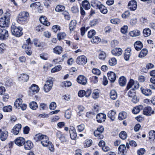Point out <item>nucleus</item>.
I'll list each match as a JSON object with an SVG mask.
<instances>
[{"label":"nucleus","mask_w":155,"mask_h":155,"mask_svg":"<svg viewBox=\"0 0 155 155\" xmlns=\"http://www.w3.org/2000/svg\"><path fill=\"white\" fill-rule=\"evenodd\" d=\"M108 62L110 65L114 66L117 64V60L115 58H113L109 60Z\"/></svg>","instance_id":"obj_51"},{"label":"nucleus","mask_w":155,"mask_h":155,"mask_svg":"<svg viewBox=\"0 0 155 155\" xmlns=\"http://www.w3.org/2000/svg\"><path fill=\"white\" fill-rule=\"evenodd\" d=\"M65 7L62 5H58L56 6L55 8L56 12H61L64 11L65 9Z\"/></svg>","instance_id":"obj_40"},{"label":"nucleus","mask_w":155,"mask_h":155,"mask_svg":"<svg viewBox=\"0 0 155 155\" xmlns=\"http://www.w3.org/2000/svg\"><path fill=\"white\" fill-rule=\"evenodd\" d=\"M131 50L130 48H127L125 50V52L124 53V58L126 60L128 61L129 60L131 54Z\"/></svg>","instance_id":"obj_20"},{"label":"nucleus","mask_w":155,"mask_h":155,"mask_svg":"<svg viewBox=\"0 0 155 155\" xmlns=\"http://www.w3.org/2000/svg\"><path fill=\"white\" fill-rule=\"evenodd\" d=\"M101 41V39L99 37L95 36L93 37L91 41L93 43H98Z\"/></svg>","instance_id":"obj_44"},{"label":"nucleus","mask_w":155,"mask_h":155,"mask_svg":"<svg viewBox=\"0 0 155 155\" xmlns=\"http://www.w3.org/2000/svg\"><path fill=\"white\" fill-rule=\"evenodd\" d=\"M22 28L20 27H17L16 26L15 23H12L11 27V31L12 34L17 37L22 35L23 33L22 32Z\"/></svg>","instance_id":"obj_2"},{"label":"nucleus","mask_w":155,"mask_h":155,"mask_svg":"<svg viewBox=\"0 0 155 155\" xmlns=\"http://www.w3.org/2000/svg\"><path fill=\"white\" fill-rule=\"evenodd\" d=\"M134 46L136 50L139 51L143 48V44L140 41H137L134 44Z\"/></svg>","instance_id":"obj_27"},{"label":"nucleus","mask_w":155,"mask_h":155,"mask_svg":"<svg viewBox=\"0 0 155 155\" xmlns=\"http://www.w3.org/2000/svg\"><path fill=\"white\" fill-rule=\"evenodd\" d=\"M119 137L123 140L125 139L127 137V133L124 131H121L119 135Z\"/></svg>","instance_id":"obj_52"},{"label":"nucleus","mask_w":155,"mask_h":155,"mask_svg":"<svg viewBox=\"0 0 155 155\" xmlns=\"http://www.w3.org/2000/svg\"><path fill=\"white\" fill-rule=\"evenodd\" d=\"M77 82L79 84L85 85L87 83L86 78L83 75H80L77 79Z\"/></svg>","instance_id":"obj_12"},{"label":"nucleus","mask_w":155,"mask_h":155,"mask_svg":"<svg viewBox=\"0 0 155 155\" xmlns=\"http://www.w3.org/2000/svg\"><path fill=\"white\" fill-rule=\"evenodd\" d=\"M126 79L124 76L120 77L119 80V84L122 86H123L126 84Z\"/></svg>","instance_id":"obj_33"},{"label":"nucleus","mask_w":155,"mask_h":155,"mask_svg":"<svg viewBox=\"0 0 155 155\" xmlns=\"http://www.w3.org/2000/svg\"><path fill=\"white\" fill-rule=\"evenodd\" d=\"M143 108V106L142 105L136 106L134 107L132 110V112L134 114H138L141 110H142Z\"/></svg>","instance_id":"obj_28"},{"label":"nucleus","mask_w":155,"mask_h":155,"mask_svg":"<svg viewBox=\"0 0 155 155\" xmlns=\"http://www.w3.org/2000/svg\"><path fill=\"white\" fill-rule=\"evenodd\" d=\"M21 127V124H18L14 127L11 132L14 135H17L18 134Z\"/></svg>","instance_id":"obj_16"},{"label":"nucleus","mask_w":155,"mask_h":155,"mask_svg":"<svg viewBox=\"0 0 155 155\" xmlns=\"http://www.w3.org/2000/svg\"><path fill=\"white\" fill-rule=\"evenodd\" d=\"M70 136L72 140H74L76 138L77 135L76 131H71L70 132Z\"/></svg>","instance_id":"obj_61"},{"label":"nucleus","mask_w":155,"mask_h":155,"mask_svg":"<svg viewBox=\"0 0 155 155\" xmlns=\"http://www.w3.org/2000/svg\"><path fill=\"white\" fill-rule=\"evenodd\" d=\"M97 121L99 123L104 122L106 119V115L103 113H100L98 114L96 117Z\"/></svg>","instance_id":"obj_15"},{"label":"nucleus","mask_w":155,"mask_h":155,"mask_svg":"<svg viewBox=\"0 0 155 155\" xmlns=\"http://www.w3.org/2000/svg\"><path fill=\"white\" fill-rule=\"evenodd\" d=\"M112 54L116 56H120L122 53V49L120 48H115L111 51Z\"/></svg>","instance_id":"obj_19"},{"label":"nucleus","mask_w":155,"mask_h":155,"mask_svg":"<svg viewBox=\"0 0 155 155\" xmlns=\"http://www.w3.org/2000/svg\"><path fill=\"white\" fill-rule=\"evenodd\" d=\"M66 34L64 32H61L57 34V38L59 40L64 39L66 37Z\"/></svg>","instance_id":"obj_49"},{"label":"nucleus","mask_w":155,"mask_h":155,"mask_svg":"<svg viewBox=\"0 0 155 155\" xmlns=\"http://www.w3.org/2000/svg\"><path fill=\"white\" fill-rule=\"evenodd\" d=\"M61 65H58L54 67L51 70L52 73H54L57 71L61 70Z\"/></svg>","instance_id":"obj_50"},{"label":"nucleus","mask_w":155,"mask_h":155,"mask_svg":"<svg viewBox=\"0 0 155 155\" xmlns=\"http://www.w3.org/2000/svg\"><path fill=\"white\" fill-rule=\"evenodd\" d=\"M119 151L122 153H124L126 152V146L124 144L120 145L118 147Z\"/></svg>","instance_id":"obj_42"},{"label":"nucleus","mask_w":155,"mask_h":155,"mask_svg":"<svg viewBox=\"0 0 155 155\" xmlns=\"http://www.w3.org/2000/svg\"><path fill=\"white\" fill-rule=\"evenodd\" d=\"M142 93L146 96H149L151 95L152 91L151 90L149 89H145L143 87L140 88Z\"/></svg>","instance_id":"obj_23"},{"label":"nucleus","mask_w":155,"mask_h":155,"mask_svg":"<svg viewBox=\"0 0 155 155\" xmlns=\"http://www.w3.org/2000/svg\"><path fill=\"white\" fill-rule=\"evenodd\" d=\"M154 111L150 107H146L143 110V114L147 116H149L153 114Z\"/></svg>","instance_id":"obj_11"},{"label":"nucleus","mask_w":155,"mask_h":155,"mask_svg":"<svg viewBox=\"0 0 155 155\" xmlns=\"http://www.w3.org/2000/svg\"><path fill=\"white\" fill-rule=\"evenodd\" d=\"M101 134L100 133V132L97 130L94 132V136L95 137H97V138L100 139H102L104 137L103 135Z\"/></svg>","instance_id":"obj_48"},{"label":"nucleus","mask_w":155,"mask_h":155,"mask_svg":"<svg viewBox=\"0 0 155 155\" xmlns=\"http://www.w3.org/2000/svg\"><path fill=\"white\" fill-rule=\"evenodd\" d=\"M149 138L150 139L154 140L155 138V131L151 130L149 132Z\"/></svg>","instance_id":"obj_55"},{"label":"nucleus","mask_w":155,"mask_h":155,"mask_svg":"<svg viewBox=\"0 0 155 155\" xmlns=\"http://www.w3.org/2000/svg\"><path fill=\"white\" fill-rule=\"evenodd\" d=\"M143 34L144 37H148L151 34V30L149 28H145L143 30Z\"/></svg>","instance_id":"obj_39"},{"label":"nucleus","mask_w":155,"mask_h":155,"mask_svg":"<svg viewBox=\"0 0 155 155\" xmlns=\"http://www.w3.org/2000/svg\"><path fill=\"white\" fill-rule=\"evenodd\" d=\"M117 94L114 90H112L110 93V97L113 100H116L117 98Z\"/></svg>","instance_id":"obj_34"},{"label":"nucleus","mask_w":155,"mask_h":155,"mask_svg":"<svg viewBox=\"0 0 155 155\" xmlns=\"http://www.w3.org/2000/svg\"><path fill=\"white\" fill-rule=\"evenodd\" d=\"M82 6L83 8H84L86 10H88L90 8V5L89 2L87 0H84L82 2Z\"/></svg>","instance_id":"obj_31"},{"label":"nucleus","mask_w":155,"mask_h":155,"mask_svg":"<svg viewBox=\"0 0 155 155\" xmlns=\"http://www.w3.org/2000/svg\"><path fill=\"white\" fill-rule=\"evenodd\" d=\"M8 31L5 28L0 29V40H6L8 37Z\"/></svg>","instance_id":"obj_6"},{"label":"nucleus","mask_w":155,"mask_h":155,"mask_svg":"<svg viewBox=\"0 0 155 155\" xmlns=\"http://www.w3.org/2000/svg\"><path fill=\"white\" fill-rule=\"evenodd\" d=\"M116 112L113 110H111L109 111L107 116L112 120H114L115 118Z\"/></svg>","instance_id":"obj_30"},{"label":"nucleus","mask_w":155,"mask_h":155,"mask_svg":"<svg viewBox=\"0 0 155 155\" xmlns=\"http://www.w3.org/2000/svg\"><path fill=\"white\" fill-rule=\"evenodd\" d=\"M76 25V21L75 20H72L70 23L69 28L70 31H73L75 28Z\"/></svg>","instance_id":"obj_41"},{"label":"nucleus","mask_w":155,"mask_h":155,"mask_svg":"<svg viewBox=\"0 0 155 155\" xmlns=\"http://www.w3.org/2000/svg\"><path fill=\"white\" fill-rule=\"evenodd\" d=\"M147 52L148 51L147 49L145 48L143 49L140 52L138 57L139 58H143L147 55Z\"/></svg>","instance_id":"obj_36"},{"label":"nucleus","mask_w":155,"mask_h":155,"mask_svg":"<svg viewBox=\"0 0 155 155\" xmlns=\"http://www.w3.org/2000/svg\"><path fill=\"white\" fill-rule=\"evenodd\" d=\"M102 5L100 2L97 0H94L91 2V6L96 9H99Z\"/></svg>","instance_id":"obj_21"},{"label":"nucleus","mask_w":155,"mask_h":155,"mask_svg":"<svg viewBox=\"0 0 155 155\" xmlns=\"http://www.w3.org/2000/svg\"><path fill=\"white\" fill-rule=\"evenodd\" d=\"M29 76L25 74H21L18 77V80L20 81H22L26 82L28 81L29 79Z\"/></svg>","instance_id":"obj_25"},{"label":"nucleus","mask_w":155,"mask_h":155,"mask_svg":"<svg viewBox=\"0 0 155 155\" xmlns=\"http://www.w3.org/2000/svg\"><path fill=\"white\" fill-rule=\"evenodd\" d=\"M53 51L54 53L57 54H59L63 51V49L61 47L58 46L53 48Z\"/></svg>","instance_id":"obj_29"},{"label":"nucleus","mask_w":155,"mask_h":155,"mask_svg":"<svg viewBox=\"0 0 155 155\" xmlns=\"http://www.w3.org/2000/svg\"><path fill=\"white\" fill-rule=\"evenodd\" d=\"M87 59L86 57L84 55L78 57L76 59V63L81 65H84L87 63Z\"/></svg>","instance_id":"obj_7"},{"label":"nucleus","mask_w":155,"mask_h":155,"mask_svg":"<svg viewBox=\"0 0 155 155\" xmlns=\"http://www.w3.org/2000/svg\"><path fill=\"white\" fill-rule=\"evenodd\" d=\"M6 45L4 43H2L0 44V53H4L6 49Z\"/></svg>","instance_id":"obj_60"},{"label":"nucleus","mask_w":155,"mask_h":155,"mask_svg":"<svg viewBox=\"0 0 155 155\" xmlns=\"http://www.w3.org/2000/svg\"><path fill=\"white\" fill-rule=\"evenodd\" d=\"M39 90V87L36 84H32L29 87L28 94L30 96H32L38 92Z\"/></svg>","instance_id":"obj_5"},{"label":"nucleus","mask_w":155,"mask_h":155,"mask_svg":"<svg viewBox=\"0 0 155 155\" xmlns=\"http://www.w3.org/2000/svg\"><path fill=\"white\" fill-rule=\"evenodd\" d=\"M30 108L33 110H35L38 108V104L35 101L31 102L29 104Z\"/></svg>","instance_id":"obj_43"},{"label":"nucleus","mask_w":155,"mask_h":155,"mask_svg":"<svg viewBox=\"0 0 155 155\" xmlns=\"http://www.w3.org/2000/svg\"><path fill=\"white\" fill-rule=\"evenodd\" d=\"M50 142L48 137L46 135H44L41 142L43 146L46 147L48 145V143Z\"/></svg>","instance_id":"obj_22"},{"label":"nucleus","mask_w":155,"mask_h":155,"mask_svg":"<svg viewBox=\"0 0 155 155\" xmlns=\"http://www.w3.org/2000/svg\"><path fill=\"white\" fill-rule=\"evenodd\" d=\"M63 86L65 87H69L71 86V83L69 81H64L62 83Z\"/></svg>","instance_id":"obj_62"},{"label":"nucleus","mask_w":155,"mask_h":155,"mask_svg":"<svg viewBox=\"0 0 155 155\" xmlns=\"http://www.w3.org/2000/svg\"><path fill=\"white\" fill-rule=\"evenodd\" d=\"M99 9H100V10L101 12L104 14H106L107 12V10L106 7L103 5H101Z\"/></svg>","instance_id":"obj_53"},{"label":"nucleus","mask_w":155,"mask_h":155,"mask_svg":"<svg viewBox=\"0 0 155 155\" xmlns=\"http://www.w3.org/2000/svg\"><path fill=\"white\" fill-rule=\"evenodd\" d=\"M12 107L10 106H7L4 107L3 110L5 112H9L12 111Z\"/></svg>","instance_id":"obj_59"},{"label":"nucleus","mask_w":155,"mask_h":155,"mask_svg":"<svg viewBox=\"0 0 155 155\" xmlns=\"http://www.w3.org/2000/svg\"><path fill=\"white\" fill-rule=\"evenodd\" d=\"M140 31L138 30L133 31L129 33L130 35L132 37L138 36L140 35Z\"/></svg>","instance_id":"obj_38"},{"label":"nucleus","mask_w":155,"mask_h":155,"mask_svg":"<svg viewBox=\"0 0 155 155\" xmlns=\"http://www.w3.org/2000/svg\"><path fill=\"white\" fill-rule=\"evenodd\" d=\"M71 11L74 13H76L79 12V8L77 5L73 6L71 8Z\"/></svg>","instance_id":"obj_63"},{"label":"nucleus","mask_w":155,"mask_h":155,"mask_svg":"<svg viewBox=\"0 0 155 155\" xmlns=\"http://www.w3.org/2000/svg\"><path fill=\"white\" fill-rule=\"evenodd\" d=\"M85 125L84 124H82L77 126L78 131V132H81L83 131L85 129Z\"/></svg>","instance_id":"obj_54"},{"label":"nucleus","mask_w":155,"mask_h":155,"mask_svg":"<svg viewBox=\"0 0 155 155\" xmlns=\"http://www.w3.org/2000/svg\"><path fill=\"white\" fill-rule=\"evenodd\" d=\"M127 117V113L125 111H122L119 114L118 118L120 120H122L126 118Z\"/></svg>","instance_id":"obj_32"},{"label":"nucleus","mask_w":155,"mask_h":155,"mask_svg":"<svg viewBox=\"0 0 155 155\" xmlns=\"http://www.w3.org/2000/svg\"><path fill=\"white\" fill-rule=\"evenodd\" d=\"M25 141V138L21 137H17L15 140V143L18 146H21L24 145Z\"/></svg>","instance_id":"obj_13"},{"label":"nucleus","mask_w":155,"mask_h":155,"mask_svg":"<svg viewBox=\"0 0 155 155\" xmlns=\"http://www.w3.org/2000/svg\"><path fill=\"white\" fill-rule=\"evenodd\" d=\"M9 23V21L5 17L1 18H0V29L8 27Z\"/></svg>","instance_id":"obj_9"},{"label":"nucleus","mask_w":155,"mask_h":155,"mask_svg":"<svg viewBox=\"0 0 155 155\" xmlns=\"http://www.w3.org/2000/svg\"><path fill=\"white\" fill-rule=\"evenodd\" d=\"M22 103V100L21 98L16 99L14 103V106L16 108H18Z\"/></svg>","instance_id":"obj_35"},{"label":"nucleus","mask_w":155,"mask_h":155,"mask_svg":"<svg viewBox=\"0 0 155 155\" xmlns=\"http://www.w3.org/2000/svg\"><path fill=\"white\" fill-rule=\"evenodd\" d=\"M46 19L45 16H41L40 17L39 20L41 23L44 25L48 26L50 25V22L48 21Z\"/></svg>","instance_id":"obj_26"},{"label":"nucleus","mask_w":155,"mask_h":155,"mask_svg":"<svg viewBox=\"0 0 155 155\" xmlns=\"http://www.w3.org/2000/svg\"><path fill=\"white\" fill-rule=\"evenodd\" d=\"M44 135H42L41 134H36L34 140L36 141H41V140L43 138V136Z\"/></svg>","instance_id":"obj_45"},{"label":"nucleus","mask_w":155,"mask_h":155,"mask_svg":"<svg viewBox=\"0 0 155 155\" xmlns=\"http://www.w3.org/2000/svg\"><path fill=\"white\" fill-rule=\"evenodd\" d=\"M32 43L31 42L30 39L28 38L26 41V42L22 46V48L25 49L26 53L29 55H30L32 53L31 48Z\"/></svg>","instance_id":"obj_3"},{"label":"nucleus","mask_w":155,"mask_h":155,"mask_svg":"<svg viewBox=\"0 0 155 155\" xmlns=\"http://www.w3.org/2000/svg\"><path fill=\"white\" fill-rule=\"evenodd\" d=\"M24 148L26 150H30L32 148L33 146V145L32 142L30 140L27 141L24 144Z\"/></svg>","instance_id":"obj_24"},{"label":"nucleus","mask_w":155,"mask_h":155,"mask_svg":"<svg viewBox=\"0 0 155 155\" xmlns=\"http://www.w3.org/2000/svg\"><path fill=\"white\" fill-rule=\"evenodd\" d=\"M128 6L130 10L134 11L137 7V2L134 0H131L129 2Z\"/></svg>","instance_id":"obj_14"},{"label":"nucleus","mask_w":155,"mask_h":155,"mask_svg":"<svg viewBox=\"0 0 155 155\" xmlns=\"http://www.w3.org/2000/svg\"><path fill=\"white\" fill-rule=\"evenodd\" d=\"M29 16V14L27 12H21L17 16V21L20 24L24 25L28 22Z\"/></svg>","instance_id":"obj_1"},{"label":"nucleus","mask_w":155,"mask_h":155,"mask_svg":"<svg viewBox=\"0 0 155 155\" xmlns=\"http://www.w3.org/2000/svg\"><path fill=\"white\" fill-rule=\"evenodd\" d=\"M62 14L64 16L65 19L68 20H70L71 17L69 13L67 11H64Z\"/></svg>","instance_id":"obj_56"},{"label":"nucleus","mask_w":155,"mask_h":155,"mask_svg":"<svg viewBox=\"0 0 155 155\" xmlns=\"http://www.w3.org/2000/svg\"><path fill=\"white\" fill-rule=\"evenodd\" d=\"M53 82L51 80H47L44 86V90L45 92H48L51 89Z\"/></svg>","instance_id":"obj_8"},{"label":"nucleus","mask_w":155,"mask_h":155,"mask_svg":"<svg viewBox=\"0 0 155 155\" xmlns=\"http://www.w3.org/2000/svg\"><path fill=\"white\" fill-rule=\"evenodd\" d=\"M92 143V140L90 139H87L84 142V146L85 147H88L91 145Z\"/></svg>","instance_id":"obj_47"},{"label":"nucleus","mask_w":155,"mask_h":155,"mask_svg":"<svg viewBox=\"0 0 155 155\" xmlns=\"http://www.w3.org/2000/svg\"><path fill=\"white\" fill-rule=\"evenodd\" d=\"M96 32L94 30H93L89 31L88 33V37L89 38H93L95 35Z\"/></svg>","instance_id":"obj_57"},{"label":"nucleus","mask_w":155,"mask_h":155,"mask_svg":"<svg viewBox=\"0 0 155 155\" xmlns=\"http://www.w3.org/2000/svg\"><path fill=\"white\" fill-rule=\"evenodd\" d=\"M98 23V19H94L90 21L89 24L91 26H93L96 25Z\"/></svg>","instance_id":"obj_58"},{"label":"nucleus","mask_w":155,"mask_h":155,"mask_svg":"<svg viewBox=\"0 0 155 155\" xmlns=\"http://www.w3.org/2000/svg\"><path fill=\"white\" fill-rule=\"evenodd\" d=\"M57 137L59 138L62 143L67 141V136L64 134H62L61 132L58 131L56 133Z\"/></svg>","instance_id":"obj_10"},{"label":"nucleus","mask_w":155,"mask_h":155,"mask_svg":"<svg viewBox=\"0 0 155 155\" xmlns=\"http://www.w3.org/2000/svg\"><path fill=\"white\" fill-rule=\"evenodd\" d=\"M99 92L97 89H95L94 90L92 94V97L94 99H96L99 97Z\"/></svg>","instance_id":"obj_46"},{"label":"nucleus","mask_w":155,"mask_h":155,"mask_svg":"<svg viewBox=\"0 0 155 155\" xmlns=\"http://www.w3.org/2000/svg\"><path fill=\"white\" fill-rule=\"evenodd\" d=\"M60 26L57 25H54L52 28V30L55 33H56L58 31H60Z\"/></svg>","instance_id":"obj_64"},{"label":"nucleus","mask_w":155,"mask_h":155,"mask_svg":"<svg viewBox=\"0 0 155 155\" xmlns=\"http://www.w3.org/2000/svg\"><path fill=\"white\" fill-rule=\"evenodd\" d=\"M8 136V133L7 131H2L0 129V139L2 141L5 140L7 138Z\"/></svg>","instance_id":"obj_17"},{"label":"nucleus","mask_w":155,"mask_h":155,"mask_svg":"<svg viewBox=\"0 0 155 155\" xmlns=\"http://www.w3.org/2000/svg\"><path fill=\"white\" fill-rule=\"evenodd\" d=\"M132 86H134L132 89L134 90L139 88V84L138 82L137 81L130 79L127 84L126 89L128 90Z\"/></svg>","instance_id":"obj_4"},{"label":"nucleus","mask_w":155,"mask_h":155,"mask_svg":"<svg viewBox=\"0 0 155 155\" xmlns=\"http://www.w3.org/2000/svg\"><path fill=\"white\" fill-rule=\"evenodd\" d=\"M107 76L108 79L111 82H114L116 79V76L115 74L113 72L110 71L107 74Z\"/></svg>","instance_id":"obj_18"},{"label":"nucleus","mask_w":155,"mask_h":155,"mask_svg":"<svg viewBox=\"0 0 155 155\" xmlns=\"http://www.w3.org/2000/svg\"><path fill=\"white\" fill-rule=\"evenodd\" d=\"M41 6V3L39 2H34L31 4L30 7L32 9H35V8H38Z\"/></svg>","instance_id":"obj_37"}]
</instances>
